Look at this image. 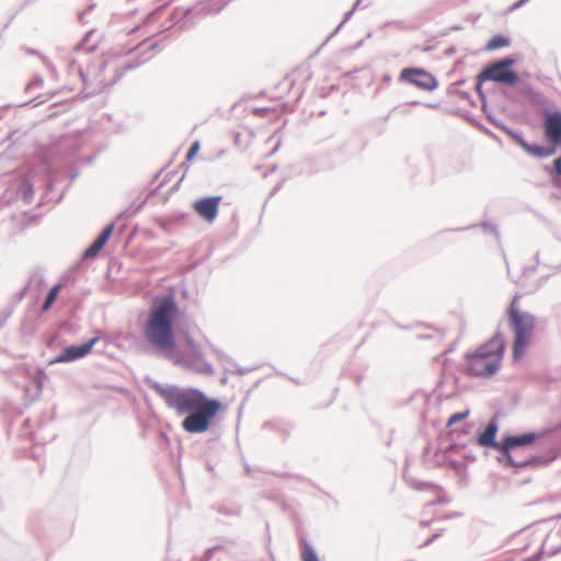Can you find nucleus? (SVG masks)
Here are the masks:
<instances>
[{
	"instance_id": "21",
	"label": "nucleus",
	"mask_w": 561,
	"mask_h": 561,
	"mask_svg": "<svg viewBox=\"0 0 561 561\" xmlns=\"http://www.w3.org/2000/svg\"><path fill=\"white\" fill-rule=\"evenodd\" d=\"M185 344H186V347L188 348V351L193 354H198L199 353V347L198 345L193 341L192 337L190 336H186L185 339Z\"/></svg>"
},
{
	"instance_id": "5",
	"label": "nucleus",
	"mask_w": 561,
	"mask_h": 561,
	"mask_svg": "<svg viewBox=\"0 0 561 561\" xmlns=\"http://www.w3.org/2000/svg\"><path fill=\"white\" fill-rule=\"evenodd\" d=\"M514 64L511 58H505L500 61L492 64L486 67L479 76L481 80L493 81L497 83H504L507 85H514L518 76L516 72L510 70V67Z\"/></svg>"
},
{
	"instance_id": "13",
	"label": "nucleus",
	"mask_w": 561,
	"mask_h": 561,
	"mask_svg": "<svg viewBox=\"0 0 561 561\" xmlns=\"http://www.w3.org/2000/svg\"><path fill=\"white\" fill-rule=\"evenodd\" d=\"M250 113L255 116L265 118L270 123H274L278 121L284 113V105H278L275 107H253L250 110Z\"/></svg>"
},
{
	"instance_id": "22",
	"label": "nucleus",
	"mask_w": 561,
	"mask_h": 561,
	"mask_svg": "<svg viewBox=\"0 0 561 561\" xmlns=\"http://www.w3.org/2000/svg\"><path fill=\"white\" fill-rule=\"evenodd\" d=\"M552 172H554L557 175H561V158H557L553 161Z\"/></svg>"
},
{
	"instance_id": "16",
	"label": "nucleus",
	"mask_w": 561,
	"mask_h": 561,
	"mask_svg": "<svg viewBox=\"0 0 561 561\" xmlns=\"http://www.w3.org/2000/svg\"><path fill=\"white\" fill-rule=\"evenodd\" d=\"M301 559L302 561H319L317 553L312 549V547L306 541H301Z\"/></svg>"
},
{
	"instance_id": "15",
	"label": "nucleus",
	"mask_w": 561,
	"mask_h": 561,
	"mask_svg": "<svg viewBox=\"0 0 561 561\" xmlns=\"http://www.w3.org/2000/svg\"><path fill=\"white\" fill-rule=\"evenodd\" d=\"M510 45V39L503 35H494L486 44V50H495Z\"/></svg>"
},
{
	"instance_id": "9",
	"label": "nucleus",
	"mask_w": 561,
	"mask_h": 561,
	"mask_svg": "<svg viewBox=\"0 0 561 561\" xmlns=\"http://www.w3.org/2000/svg\"><path fill=\"white\" fill-rule=\"evenodd\" d=\"M545 136L549 144H561V112L547 113L543 121Z\"/></svg>"
},
{
	"instance_id": "19",
	"label": "nucleus",
	"mask_w": 561,
	"mask_h": 561,
	"mask_svg": "<svg viewBox=\"0 0 561 561\" xmlns=\"http://www.w3.org/2000/svg\"><path fill=\"white\" fill-rule=\"evenodd\" d=\"M469 414H470V411H469V410H466L465 412L455 413V414H453V415L448 419V421H447L446 425H447L448 427H450V426H453L454 424H456V423H458V422H461V421L466 420V419L469 416Z\"/></svg>"
},
{
	"instance_id": "4",
	"label": "nucleus",
	"mask_w": 561,
	"mask_h": 561,
	"mask_svg": "<svg viewBox=\"0 0 561 561\" xmlns=\"http://www.w3.org/2000/svg\"><path fill=\"white\" fill-rule=\"evenodd\" d=\"M518 297L515 296L508 309V320L514 333L513 356L519 359L529 346L536 325L533 314L523 312L517 307Z\"/></svg>"
},
{
	"instance_id": "11",
	"label": "nucleus",
	"mask_w": 561,
	"mask_h": 561,
	"mask_svg": "<svg viewBox=\"0 0 561 561\" xmlns=\"http://www.w3.org/2000/svg\"><path fill=\"white\" fill-rule=\"evenodd\" d=\"M497 423L495 420L491 421L483 433L478 436V444L482 447H493L500 450L501 444L495 442L496 433H497Z\"/></svg>"
},
{
	"instance_id": "8",
	"label": "nucleus",
	"mask_w": 561,
	"mask_h": 561,
	"mask_svg": "<svg viewBox=\"0 0 561 561\" xmlns=\"http://www.w3.org/2000/svg\"><path fill=\"white\" fill-rule=\"evenodd\" d=\"M220 202V196L204 197L195 201L192 207L201 218L213 222L218 215Z\"/></svg>"
},
{
	"instance_id": "6",
	"label": "nucleus",
	"mask_w": 561,
	"mask_h": 561,
	"mask_svg": "<svg viewBox=\"0 0 561 561\" xmlns=\"http://www.w3.org/2000/svg\"><path fill=\"white\" fill-rule=\"evenodd\" d=\"M400 80L425 91H433L438 85L436 78L422 68H404L400 72Z\"/></svg>"
},
{
	"instance_id": "1",
	"label": "nucleus",
	"mask_w": 561,
	"mask_h": 561,
	"mask_svg": "<svg viewBox=\"0 0 561 561\" xmlns=\"http://www.w3.org/2000/svg\"><path fill=\"white\" fill-rule=\"evenodd\" d=\"M159 393L168 407L174 409L179 414H187L182 422V427L187 433L207 432L222 409L220 401L210 399L193 388H163L159 390Z\"/></svg>"
},
{
	"instance_id": "3",
	"label": "nucleus",
	"mask_w": 561,
	"mask_h": 561,
	"mask_svg": "<svg viewBox=\"0 0 561 561\" xmlns=\"http://www.w3.org/2000/svg\"><path fill=\"white\" fill-rule=\"evenodd\" d=\"M504 353L505 342L496 334L476 351L466 354L467 374L481 378L493 376L501 366Z\"/></svg>"
},
{
	"instance_id": "23",
	"label": "nucleus",
	"mask_w": 561,
	"mask_h": 561,
	"mask_svg": "<svg viewBox=\"0 0 561 561\" xmlns=\"http://www.w3.org/2000/svg\"><path fill=\"white\" fill-rule=\"evenodd\" d=\"M515 140L526 152L529 151L531 145L526 142L522 137H515Z\"/></svg>"
},
{
	"instance_id": "7",
	"label": "nucleus",
	"mask_w": 561,
	"mask_h": 561,
	"mask_svg": "<svg viewBox=\"0 0 561 561\" xmlns=\"http://www.w3.org/2000/svg\"><path fill=\"white\" fill-rule=\"evenodd\" d=\"M536 439V434L526 433L518 436H508L506 437L500 447V451L504 454L507 461L515 467H524L528 463L526 460L517 461L513 458V450L517 447L528 446L533 444Z\"/></svg>"
},
{
	"instance_id": "12",
	"label": "nucleus",
	"mask_w": 561,
	"mask_h": 561,
	"mask_svg": "<svg viewBox=\"0 0 561 561\" xmlns=\"http://www.w3.org/2000/svg\"><path fill=\"white\" fill-rule=\"evenodd\" d=\"M113 230L114 225L107 226L98 237V239L85 250L84 256L89 259L95 257L108 241L110 237L113 233Z\"/></svg>"
},
{
	"instance_id": "14",
	"label": "nucleus",
	"mask_w": 561,
	"mask_h": 561,
	"mask_svg": "<svg viewBox=\"0 0 561 561\" xmlns=\"http://www.w3.org/2000/svg\"><path fill=\"white\" fill-rule=\"evenodd\" d=\"M556 147L557 146H553V145H551L550 147L531 145L528 153L539 157V158H546V157H550V156L554 154Z\"/></svg>"
},
{
	"instance_id": "24",
	"label": "nucleus",
	"mask_w": 561,
	"mask_h": 561,
	"mask_svg": "<svg viewBox=\"0 0 561 561\" xmlns=\"http://www.w3.org/2000/svg\"><path fill=\"white\" fill-rule=\"evenodd\" d=\"M526 0H519L517 3H516V7L520 5L522 3H524Z\"/></svg>"
},
{
	"instance_id": "18",
	"label": "nucleus",
	"mask_w": 561,
	"mask_h": 561,
	"mask_svg": "<svg viewBox=\"0 0 561 561\" xmlns=\"http://www.w3.org/2000/svg\"><path fill=\"white\" fill-rule=\"evenodd\" d=\"M60 288H61L60 285H56L50 289V291L47 295L46 300L43 305V308H42L43 311H47L53 306V304L55 302V300L59 294Z\"/></svg>"
},
{
	"instance_id": "10",
	"label": "nucleus",
	"mask_w": 561,
	"mask_h": 561,
	"mask_svg": "<svg viewBox=\"0 0 561 561\" xmlns=\"http://www.w3.org/2000/svg\"><path fill=\"white\" fill-rule=\"evenodd\" d=\"M98 339H91L84 344L72 345L66 347L59 356L55 359L56 363H68L87 356L91 351Z\"/></svg>"
},
{
	"instance_id": "20",
	"label": "nucleus",
	"mask_w": 561,
	"mask_h": 561,
	"mask_svg": "<svg viewBox=\"0 0 561 561\" xmlns=\"http://www.w3.org/2000/svg\"><path fill=\"white\" fill-rule=\"evenodd\" d=\"M199 151V142L198 141H195L191 148L188 149V152L186 154V160L187 161H191L195 158V156L198 153Z\"/></svg>"
},
{
	"instance_id": "17",
	"label": "nucleus",
	"mask_w": 561,
	"mask_h": 561,
	"mask_svg": "<svg viewBox=\"0 0 561 561\" xmlns=\"http://www.w3.org/2000/svg\"><path fill=\"white\" fill-rule=\"evenodd\" d=\"M523 94L531 104L539 105L543 103L542 95L539 92L535 91L533 88L525 89Z\"/></svg>"
},
{
	"instance_id": "2",
	"label": "nucleus",
	"mask_w": 561,
	"mask_h": 561,
	"mask_svg": "<svg viewBox=\"0 0 561 561\" xmlns=\"http://www.w3.org/2000/svg\"><path fill=\"white\" fill-rule=\"evenodd\" d=\"M176 312L178 307L173 298H163L153 306L144 327L146 341L167 355L173 353L176 345L173 331Z\"/></svg>"
}]
</instances>
